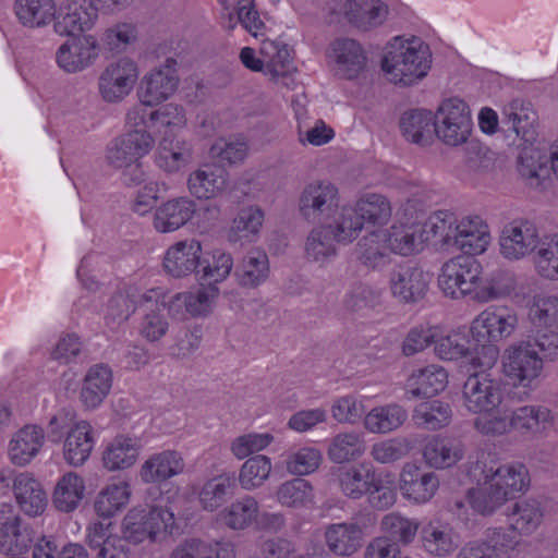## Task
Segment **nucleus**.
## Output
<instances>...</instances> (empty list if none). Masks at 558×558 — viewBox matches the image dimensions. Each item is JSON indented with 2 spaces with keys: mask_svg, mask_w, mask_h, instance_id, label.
<instances>
[{
  "mask_svg": "<svg viewBox=\"0 0 558 558\" xmlns=\"http://www.w3.org/2000/svg\"><path fill=\"white\" fill-rule=\"evenodd\" d=\"M138 454L136 439L118 436L104 450L102 461L109 471L124 470L136 462Z\"/></svg>",
  "mask_w": 558,
  "mask_h": 558,
  "instance_id": "3c124183",
  "label": "nucleus"
},
{
  "mask_svg": "<svg viewBox=\"0 0 558 558\" xmlns=\"http://www.w3.org/2000/svg\"><path fill=\"white\" fill-rule=\"evenodd\" d=\"M85 497V482L74 472L65 473L59 478L52 495L57 510L70 513L76 510Z\"/></svg>",
  "mask_w": 558,
  "mask_h": 558,
  "instance_id": "a19ab883",
  "label": "nucleus"
},
{
  "mask_svg": "<svg viewBox=\"0 0 558 558\" xmlns=\"http://www.w3.org/2000/svg\"><path fill=\"white\" fill-rule=\"evenodd\" d=\"M131 490L126 483L112 484L104 488L97 496L94 508L99 517L109 519L126 506Z\"/></svg>",
  "mask_w": 558,
  "mask_h": 558,
  "instance_id": "774afa93",
  "label": "nucleus"
},
{
  "mask_svg": "<svg viewBox=\"0 0 558 558\" xmlns=\"http://www.w3.org/2000/svg\"><path fill=\"white\" fill-rule=\"evenodd\" d=\"M112 386V372L108 365L92 366L84 379L80 391V400L87 410L98 408L108 396Z\"/></svg>",
  "mask_w": 558,
  "mask_h": 558,
  "instance_id": "c756f323",
  "label": "nucleus"
},
{
  "mask_svg": "<svg viewBox=\"0 0 558 558\" xmlns=\"http://www.w3.org/2000/svg\"><path fill=\"white\" fill-rule=\"evenodd\" d=\"M376 524L372 512L354 517L351 521L328 524L324 538L327 548L336 556L350 557L362 547L366 532Z\"/></svg>",
  "mask_w": 558,
  "mask_h": 558,
  "instance_id": "6e6552de",
  "label": "nucleus"
},
{
  "mask_svg": "<svg viewBox=\"0 0 558 558\" xmlns=\"http://www.w3.org/2000/svg\"><path fill=\"white\" fill-rule=\"evenodd\" d=\"M165 307L163 292L161 289H151L145 295H142V311L145 312L142 317V336L155 342L161 339L168 331V320L161 314Z\"/></svg>",
  "mask_w": 558,
  "mask_h": 558,
  "instance_id": "cd10ccee",
  "label": "nucleus"
},
{
  "mask_svg": "<svg viewBox=\"0 0 558 558\" xmlns=\"http://www.w3.org/2000/svg\"><path fill=\"white\" fill-rule=\"evenodd\" d=\"M235 546L230 541L204 542L198 538L186 539L171 554L170 558H235Z\"/></svg>",
  "mask_w": 558,
  "mask_h": 558,
  "instance_id": "4c0bfd02",
  "label": "nucleus"
},
{
  "mask_svg": "<svg viewBox=\"0 0 558 558\" xmlns=\"http://www.w3.org/2000/svg\"><path fill=\"white\" fill-rule=\"evenodd\" d=\"M234 276L240 286L256 288L269 276V260L264 251L251 250L238 265Z\"/></svg>",
  "mask_w": 558,
  "mask_h": 558,
  "instance_id": "de8ad7c7",
  "label": "nucleus"
},
{
  "mask_svg": "<svg viewBox=\"0 0 558 558\" xmlns=\"http://www.w3.org/2000/svg\"><path fill=\"white\" fill-rule=\"evenodd\" d=\"M337 241L329 227L320 223L310 230L304 241V258L312 264L325 266L338 254Z\"/></svg>",
  "mask_w": 558,
  "mask_h": 558,
  "instance_id": "c9c22d12",
  "label": "nucleus"
},
{
  "mask_svg": "<svg viewBox=\"0 0 558 558\" xmlns=\"http://www.w3.org/2000/svg\"><path fill=\"white\" fill-rule=\"evenodd\" d=\"M354 206L363 222L373 226H385L392 216V206L390 201L376 193L366 194L359 198Z\"/></svg>",
  "mask_w": 558,
  "mask_h": 558,
  "instance_id": "e2e57ef3",
  "label": "nucleus"
},
{
  "mask_svg": "<svg viewBox=\"0 0 558 558\" xmlns=\"http://www.w3.org/2000/svg\"><path fill=\"white\" fill-rule=\"evenodd\" d=\"M465 456L464 444L457 438L432 436L423 448V460L432 469L445 470L454 466Z\"/></svg>",
  "mask_w": 558,
  "mask_h": 558,
  "instance_id": "aec40b11",
  "label": "nucleus"
},
{
  "mask_svg": "<svg viewBox=\"0 0 558 558\" xmlns=\"http://www.w3.org/2000/svg\"><path fill=\"white\" fill-rule=\"evenodd\" d=\"M99 45L92 36L76 37L62 44L56 53L58 65L68 73H77L89 68L98 58Z\"/></svg>",
  "mask_w": 558,
  "mask_h": 558,
  "instance_id": "a211bd4d",
  "label": "nucleus"
},
{
  "mask_svg": "<svg viewBox=\"0 0 558 558\" xmlns=\"http://www.w3.org/2000/svg\"><path fill=\"white\" fill-rule=\"evenodd\" d=\"M423 550L433 557L445 558L452 555L459 547V536L446 523L430 521L420 531Z\"/></svg>",
  "mask_w": 558,
  "mask_h": 558,
  "instance_id": "393cba45",
  "label": "nucleus"
},
{
  "mask_svg": "<svg viewBox=\"0 0 558 558\" xmlns=\"http://www.w3.org/2000/svg\"><path fill=\"white\" fill-rule=\"evenodd\" d=\"M409 417L407 409L396 402L377 405L365 413L363 426L371 434L387 435L401 428Z\"/></svg>",
  "mask_w": 558,
  "mask_h": 558,
  "instance_id": "c85d7f7f",
  "label": "nucleus"
},
{
  "mask_svg": "<svg viewBox=\"0 0 558 558\" xmlns=\"http://www.w3.org/2000/svg\"><path fill=\"white\" fill-rule=\"evenodd\" d=\"M536 225L515 219L507 223L499 238L500 253L510 260H519L536 252L542 243Z\"/></svg>",
  "mask_w": 558,
  "mask_h": 558,
  "instance_id": "ddd939ff",
  "label": "nucleus"
},
{
  "mask_svg": "<svg viewBox=\"0 0 558 558\" xmlns=\"http://www.w3.org/2000/svg\"><path fill=\"white\" fill-rule=\"evenodd\" d=\"M434 122L435 136L450 147L465 144L472 134L470 108L465 101L456 97L440 104Z\"/></svg>",
  "mask_w": 558,
  "mask_h": 558,
  "instance_id": "423d86ee",
  "label": "nucleus"
},
{
  "mask_svg": "<svg viewBox=\"0 0 558 558\" xmlns=\"http://www.w3.org/2000/svg\"><path fill=\"white\" fill-rule=\"evenodd\" d=\"M178 85L177 61L168 58L163 65L146 75L142 104L151 106L167 99L175 92Z\"/></svg>",
  "mask_w": 558,
  "mask_h": 558,
  "instance_id": "5701e85b",
  "label": "nucleus"
},
{
  "mask_svg": "<svg viewBox=\"0 0 558 558\" xmlns=\"http://www.w3.org/2000/svg\"><path fill=\"white\" fill-rule=\"evenodd\" d=\"M13 493L21 511L31 518L41 515L47 507V496L40 483L28 473L13 480Z\"/></svg>",
  "mask_w": 558,
  "mask_h": 558,
  "instance_id": "bb28decb",
  "label": "nucleus"
},
{
  "mask_svg": "<svg viewBox=\"0 0 558 558\" xmlns=\"http://www.w3.org/2000/svg\"><path fill=\"white\" fill-rule=\"evenodd\" d=\"M232 268V256L229 253L217 248L205 255L203 254L201 265L196 274H199L202 279L217 286L218 282L223 281L230 275Z\"/></svg>",
  "mask_w": 558,
  "mask_h": 558,
  "instance_id": "338daca9",
  "label": "nucleus"
},
{
  "mask_svg": "<svg viewBox=\"0 0 558 558\" xmlns=\"http://www.w3.org/2000/svg\"><path fill=\"white\" fill-rule=\"evenodd\" d=\"M35 539V531L10 504L0 505V553L25 554Z\"/></svg>",
  "mask_w": 558,
  "mask_h": 558,
  "instance_id": "f8f14e48",
  "label": "nucleus"
},
{
  "mask_svg": "<svg viewBox=\"0 0 558 558\" xmlns=\"http://www.w3.org/2000/svg\"><path fill=\"white\" fill-rule=\"evenodd\" d=\"M203 247L196 239H185L170 245L163 256L165 271L173 278H185L197 272Z\"/></svg>",
  "mask_w": 558,
  "mask_h": 558,
  "instance_id": "dca6fc26",
  "label": "nucleus"
},
{
  "mask_svg": "<svg viewBox=\"0 0 558 558\" xmlns=\"http://www.w3.org/2000/svg\"><path fill=\"white\" fill-rule=\"evenodd\" d=\"M388 9L380 0H348L345 14L356 27L367 31L381 25Z\"/></svg>",
  "mask_w": 558,
  "mask_h": 558,
  "instance_id": "37998d69",
  "label": "nucleus"
},
{
  "mask_svg": "<svg viewBox=\"0 0 558 558\" xmlns=\"http://www.w3.org/2000/svg\"><path fill=\"white\" fill-rule=\"evenodd\" d=\"M510 428L523 432L546 433L556 422L551 410L545 407H521L509 413Z\"/></svg>",
  "mask_w": 558,
  "mask_h": 558,
  "instance_id": "ea45409f",
  "label": "nucleus"
},
{
  "mask_svg": "<svg viewBox=\"0 0 558 558\" xmlns=\"http://www.w3.org/2000/svg\"><path fill=\"white\" fill-rule=\"evenodd\" d=\"M415 424L428 430H438L448 426L452 418L450 405L440 400L422 402L413 410Z\"/></svg>",
  "mask_w": 558,
  "mask_h": 558,
  "instance_id": "680f3d73",
  "label": "nucleus"
},
{
  "mask_svg": "<svg viewBox=\"0 0 558 558\" xmlns=\"http://www.w3.org/2000/svg\"><path fill=\"white\" fill-rule=\"evenodd\" d=\"M533 265L539 277L558 281V234L542 240L533 256Z\"/></svg>",
  "mask_w": 558,
  "mask_h": 558,
  "instance_id": "69168bd1",
  "label": "nucleus"
},
{
  "mask_svg": "<svg viewBox=\"0 0 558 558\" xmlns=\"http://www.w3.org/2000/svg\"><path fill=\"white\" fill-rule=\"evenodd\" d=\"M137 78V63L126 57L120 58L101 71L98 77L99 95L106 102H120L133 90Z\"/></svg>",
  "mask_w": 558,
  "mask_h": 558,
  "instance_id": "9b49d317",
  "label": "nucleus"
},
{
  "mask_svg": "<svg viewBox=\"0 0 558 558\" xmlns=\"http://www.w3.org/2000/svg\"><path fill=\"white\" fill-rule=\"evenodd\" d=\"M234 480L229 475L215 476L201 487L198 501L203 510L215 512L233 495Z\"/></svg>",
  "mask_w": 558,
  "mask_h": 558,
  "instance_id": "052dcab7",
  "label": "nucleus"
},
{
  "mask_svg": "<svg viewBox=\"0 0 558 558\" xmlns=\"http://www.w3.org/2000/svg\"><path fill=\"white\" fill-rule=\"evenodd\" d=\"M420 529V523L398 511L385 514L379 522L381 537H388L390 542L400 546L410 545Z\"/></svg>",
  "mask_w": 558,
  "mask_h": 558,
  "instance_id": "09e8293b",
  "label": "nucleus"
},
{
  "mask_svg": "<svg viewBox=\"0 0 558 558\" xmlns=\"http://www.w3.org/2000/svg\"><path fill=\"white\" fill-rule=\"evenodd\" d=\"M219 292L215 283H208L202 284L196 291L177 293L168 303L169 313L179 319L185 318L186 315L206 316L211 313Z\"/></svg>",
  "mask_w": 558,
  "mask_h": 558,
  "instance_id": "2eb2a0df",
  "label": "nucleus"
},
{
  "mask_svg": "<svg viewBox=\"0 0 558 558\" xmlns=\"http://www.w3.org/2000/svg\"><path fill=\"white\" fill-rule=\"evenodd\" d=\"M14 13L19 22L29 28L48 25L56 16L54 0H15Z\"/></svg>",
  "mask_w": 558,
  "mask_h": 558,
  "instance_id": "8fccbe9b",
  "label": "nucleus"
},
{
  "mask_svg": "<svg viewBox=\"0 0 558 558\" xmlns=\"http://www.w3.org/2000/svg\"><path fill=\"white\" fill-rule=\"evenodd\" d=\"M366 449L364 437L357 432L336 434L327 447L328 459L337 464L349 463L360 459Z\"/></svg>",
  "mask_w": 558,
  "mask_h": 558,
  "instance_id": "c03bdc74",
  "label": "nucleus"
},
{
  "mask_svg": "<svg viewBox=\"0 0 558 558\" xmlns=\"http://www.w3.org/2000/svg\"><path fill=\"white\" fill-rule=\"evenodd\" d=\"M272 471L271 459L265 454L248 458L240 468L239 483L244 490H254L262 487L270 477Z\"/></svg>",
  "mask_w": 558,
  "mask_h": 558,
  "instance_id": "0e129e2a",
  "label": "nucleus"
},
{
  "mask_svg": "<svg viewBox=\"0 0 558 558\" xmlns=\"http://www.w3.org/2000/svg\"><path fill=\"white\" fill-rule=\"evenodd\" d=\"M98 9L93 0H72L54 22V31L61 36H77L93 28Z\"/></svg>",
  "mask_w": 558,
  "mask_h": 558,
  "instance_id": "6ab92c4d",
  "label": "nucleus"
},
{
  "mask_svg": "<svg viewBox=\"0 0 558 558\" xmlns=\"http://www.w3.org/2000/svg\"><path fill=\"white\" fill-rule=\"evenodd\" d=\"M504 400L501 381L486 372L470 375L462 389L464 408L474 414L492 413Z\"/></svg>",
  "mask_w": 558,
  "mask_h": 558,
  "instance_id": "1a4fd4ad",
  "label": "nucleus"
},
{
  "mask_svg": "<svg viewBox=\"0 0 558 558\" xmlns=\"http://www.w3.org/2000/svg\"><path fill=\"white\" fill-rule=\"evenodd\" d=\"M95 445L94 429L87 421L76 423L66 434L63 442L64 461L72 466L83 465Z\"/></svg>",
  "mask_w": 558,
  "mask_h": 558,
  "instance_id": "2f4dec72",
  "label": "nucleus"
},
{
  "mask_svg": "<svg viewBox=\"0 0 558 558\" xmlns=\"http://www.w3.org/2000/svg\"><path fill=\"white\" fill-rule=\"evenodd\" d=\"M380 231L385 234L391 253L408 256L422 251L424 247L418 223L393 225L389 229Z\"/></svg>",
  "mask_w": 558,
  "mask_h": 558,
  "instance_id": "49530a36",
  "label": "nucleus"
},
{
  "mask_svg": "<svg viewBox=\"0 0 558 558\" xmlns=\"http://www.w3.org/2000/svg\"><path fill=\"white\" fill-rule=\"evenodd\" d=\"M440 481L433 471H426L414 463H405L399 475V489L404 499L415 505H424L433 499L439 489Z\"/></svg>",
  "mask_w": 558,
  "mask_h": 558,
  "instance_id": "4468645a",
  "label": "nucleus"
},
{
  "mask_svg": "<svg viewBox=\"0 0 558 558\" xmlns=\"http://www.w3.org/2000/svg\"><path fill=\"white\" fill-rule=\"evenodd\" d=\"M453 245L468 256L482 254L490 243V232L487 223L478 216L463 217L454 227Z\"/></svg>",
  "mask_w": 558,
  "mask_h": 558,
  "instance_id": "412c9836",
  "label": "nucleus"
},
{
  "mask_svg": "<svg viewBox=\"0 0 558 558\" xmlns=\"http://www.w3.org/2000/svg\"><path fill=\"white\" fill-rule=\"evenodd\" d=\"M515 278L511 272L505 270L493 271L484 280H480L474 301L488 303L507 298L515 290Z\"/></svg>",
  "mask_w": 558,
  "mask_h": 558,
  "instance_id": "5fc2aeb1",
  "label": "nucleus"
},
{
  "mask_svg": "<svg viewBox=\"0 0 558 558\" xmlns=\"http://www.w3.org/2000/svg\"><path fill=\"white\" fill-rule=\"evenodd\" d=\"M376 473L372 465L361 463L340 468L337 482L341 493L353 500H359L367 494Z\"/></svg>",
  "mask_w": 558,
  "mask_h": 558,
  "instance_id": "e433bc0d",
  "label": "nucleus"
},
{
  "mask_svg": "<svg viewBox=\"0 0 558 558\" xmlns=\"http://www.w3.org/2000/svg\"><path fill=\"white\" fill-rule=\"evenodd\" d=\"M483 267L472 256L461 255L446 262L438 276V286L450 299L470 296L474 300L476 287L482 278Z\"/></svg>",
  "mask_w": 558,
  "mask_h": 558,
  "instance_id": "39448f33",
  "label": "nucleus"
},
{
  "mask_svg": "<svg viewBox=\"0 0 558 558\" xmlns=\"http://www.w3.org/2000/svg\"><path fill=\"white\" fill-rule=\"evenodd\" d=\"M539 351L556 353L558 336L544 335L535 343L521 341L509 345L502 355V367L508 377L522 385H527L539 377L543 372V360Z\"/></svg>",
  "mask_w": 558,
  "mask_h": 558,
  "instance_id": "7ed1b4c3",
  "label": "nucleus"
},
{
  "mask_svg": "<svg viewBox=\"0 0 558 558\" xmlns=\"http://www.w3.org/2000/svg\"><path fill=\"white\" fill-rule=\"evenodd\" d=\"M189 192L197 199H211L228 189V174L216 165H203L189 174Z\"/></svg>",
  "mask_w": 558,
  "mask_h": 558,
  "instance_id": "4be33fe9",
  "label": "nucleus"
},
{
  "mask_svg": "<svg viewBox=\"0 0 558 558\" xmlns=\"http://www.w3.org/2000/svg\"><path fill=\"white\" fill-rule=\"evenodd\" d=\"M45 442L44 429L38 425H25L9 444L10 459L14 464L25 465L38 454Z\"/></svg>",
  "mask_w": 558,
  "mask_h": 558,
  "instance_id": "f704fd0d",
  "label": "nucleus"
},
{
  "mask_svg": "<svg viewBox=\"0 0 558 558\" xmlns=\"http://www.w3.org/2000/svg\"><path fill=\"white\" fill-rule=\"evenodd\" d=\"M260 54L265 59V75L278 81L286 76L293 68L292 57L288 45L279 40H264Z\"/></svg>",
  "mask_w": 558,
  "mask_h": 558,
  "instance_id": "6e6d98bb",
  "label": "nucleus"
},
{
  "mask_svg": "<svg viewBox=\"0 0 558 558\" xmlns=\"http://www.w3.org/2000/svg\"><path fill=\"white\" fill-rule=\"evenodd\" d=\"M458 221L454 215L448 210H438L430 215L427 220L420 225L418 229L422 233L423 243L435 240L441 244L451 245L454 242Z\"/></svg>",
  "mask_w": 558,
  "mask_h": 558,
  "instance_id": "13d9d810",
  "label": "nucleus"
},
{
  "mask_svg": "<svg viewBox=\"0 0 558 558\" xmlns=\"http://www.w3.org/2000/svg\"><path fill=\"white\" fill-rule=\"evenodd\" d=\"M518 322L514 310L504 305H490L473 319L470 330L477 342L496 343L511 337Z\"/></svg>",
  "mask_w": 558,
  "mask_h": 558,
  "instance_id": "9d476101",
  "label": "nucleus"
},
{
  "mask_svg": "<svg viewBox=\"0 0 558 558\" xmlns=\"http://www.w3.org/2000/svg\"><path fill=\"white\" fill-rule=\"evenodd\" d=\"M338 215L329 223V231L333 235V240L339 244H350L355 241L364 226L354 205H344L337 211Z\"/></svg>",
  "mask_w": 558,
  "mask_h": 558,
  "instance_id": "4d7b16f0",
  "label": "nucleus"
},
{
  "mask_svg": "<svg viewBox=\"0 0 558 558\" xmlns=\"http://www.w3.org/2000/svg\"><path fill=\"white\" fill-rule=\"evenodd\" d=\"M435 113L424 109L404 112L400 120L403 136L411 143L426 146L433 142Z\"/></svg>",
  "mask_w": 558,
  "mask_h": 558,
  "instance_id": "58836bf2",
  "label": "nucleus"
},
{
  "mask_svg": "<svg viewBox=\"0 0 558 558\" xmlns=\"http://www.w3.org/2000/svg\"><path fill=\"white\" fill-rule=\"evenodd\" d=\"M192 160V145L180 137L165 136L157 150L156 163L167 172H177Z\"/></svg>",
  "mask_w": 558,
  "mask_h": 558,
  "instance_id": "79ce46f5",
  "label": "nucleus"
},
{
  "mask_svg": "<svg viewBox=\"0 0 558 558\" xmlns=\"http://www.w3.org/2000/svg\"><path fill=\"white\" fill-rule=\"evenodd\" d=\"M276 499L283 507L307 508L315 502V489L307 480L295 477L278 486Z\"/></svg>",
  "mask_w": 558,
  "mask_h": 558,
  "instance_id": "603ef678",
  "label": "nucleus"
},
{
  "mask_svg": "<svg viewBox=\"0 0 558 558\" xmlns=\"http://www.w3.org/2000/svg\"><path fill=\"white\" fill-rule=\"evenodd\" d=\"M185 462L182 454L177 450H163L150 456L142 465V480L154 484L183 473Z\"/></svg>",
  "mask_w": 558,
  "mask_h": 558,
  "instance_id": "72a5a7b5",
  "label": "nucleus"
},
{
  "mask_svg": "<svg viewBox=\"0 0 558 558\" xmlns=\"http://www.w3.org/2000/svg\"><path fill=\"white\" fill-rule=\"evenodd\" d=\"M330 57L336 62L337 73L344 78H354L365 68L366 56L354 39H337L331 45Z\"/></svg>",
  "mask_w": 558,
  "mask_h": 558,
  "instance_id": "473e14b6",
  "label": "nucleus"
},
{
  "mask_svg": "<svg viewBox=\"0 0 558 558\" xmlns=\"http://www.w3.org/2000/svg\"><path fill=\"white\" fill-rule=\"evenodd\" d=\"M196 213V203L187 196L162 204L154 215V228L161 233L173 232L185 226Z\"/></svg>",
  "mask_w": 558,
  "mask_h": 558,
  "instance_id": "a878e982",
  "label": "nucleus"
},
{
  "mask_svg": "<svg viewBox=\"0 0 558 558\" xmlns=\"http://www.w3.org/2000/svg\"><path fill=\"white\" fill-rule=\"evenodd\" d=\"M140 111L136 108L126 114L130 130L112 140L106 149L108 166L121 171V180L125 186L134 187L140 184Z\"/></svg>",
  "mask_w": 558,
  "mask_h": 558,
  "instance_id": "20e7f679",
  "label": "nucleus"
},
{
  "mask_svg": "<svg viewBox=\"0 0 558 558\" xmlns=\"http://www.w3.org/2000/svg\"><path fill=\"white\" fill-rule=\"evenodd\" d=\"M323 462L320 449L312 446L292 447L286 452V471L296 477L315 473Z\"/></svg>",
  "mask_w": 558,
  "mask_h": 558,
  "instance_id": "bf43d9fd",
  "label": "nucleus"
},
{
  "mask_svg": "<svg viewBox=\"0 0 558 558\" xmlns=\"http://www.w3.org/2000/svg\"><path fill=\"white\" fill-rule=\"evenodd\" d=\"M429 275L422 268L400 265L390 272L389 286L395 298L403 303L423 299L428 290Z\"/></svg>",
  "mask_w": 558,
  "mask_h": 558,
  "instance_id": "f3484780",
  "label": "nucleus"
},
{
  "mask_svg": "<svg viewBox=\"0 0 558 558\" xmlns=\"http://www.w3.org/2000/svg\"><path fill=\"white\" fill-rule=\"evenodd\" d=\"M448 385L446 369L436 364L414 369L405 381V391L410 398H430L441 391Z\"/></svg>",
  "mask_w": 558,
  "mask_h": 558,
  "instance_id": "b1692460",
  "label": "nucleus"
},
{
  "mask_svg": "<svg viewBox=\"0 0 558 558\" xmlns=\"http://www.w3.org/2000/svg\"><path fill=\"white\" fill-rule=\"evenodd\" d=\"M258 514V501L255 497L245 495L221 509L217 513L216 521L220 525L238 532L251 527L257 521Z\"/></svg>",
  "mask_w": 558,
  "mask_h": 558,
  "instance_id": "7c9ffc66",
  "label": "nucleus"
},
{
  "mask_svg": "<svg viewBox=\"0 0 558 558\" xmlns=\"http://www.w3.org/2000/svg\"><path fill=\"white\" fill-rule=\"evenodd\" d=\"M432 66V52L418 37H395L388 45L381 69L389 82L411 86L423 80Z\"/></svg>",
  "mask_w": 558,
  "mask_h": 558,
  "instance_id": "f03ea898",
  "label": "nucleus"
},
{
  "mask_svg": "<svg viewBox=\"0 0 558 558\" xmlns=\"http://www.w3.org/2000/svg\"><path fill=\"white\" fill-rule=\"evenodd\" d=\"M502 122L525 142L535 138L536 114L529 102L513 100L504 108Z\"/></svg>",
  "mask_w": 558,
  "mask_h": 558,
  "instance_id": "a18cd8bd",
  "label": "nucleus"
},
{
  "mask_svg": "<svg viewBox=\"0 0 558 558\" xmlns=\"http://www.w3.org/2000/svg\"><path fill=\"white\" fill-rule=\"evenodd\" d=\"M339 187L328 180H314L301 191L298 209L308 222H317L333 217L340 208Z\"/></svg>",
  "mask_w": 558,
  "mask_h": 558,
  "instance_id": "0eeeda50",
  "label": "nucleus"
},
{
  "mask_svg": "<svg viewBox=\"0 0 558 558\" xmlns=\"http://www.w3.org/2000/svg\"><path fill=\"white\" fill-rule=\"evenodd\" d=\"M472 472L477 486L469 490L468 497L472 508L482 514L493 513L524 493L530 483L527 469L518 462L477 461Z\"/></svg>",
  "mask_w": 558,
  "mask_h": 558,
  "instance_id": "f257e3e1",
  "label": "nucleus"
},
{
  "mask_svg": "<svg viewBox=\"0 0 558 558\" xmlns=\"http://www.w3.org/2000/svg\"><path fill=\"white\" fill-rule=\"evenodd\" d=\"M359 260L366 267L376 269L384 267L390 260L385 234L380 230L364 235L356 245Z\"/></svg>",
  "mask_w": 558,
  "mask_h": 558,
  "instance_id": "864d4df0",
  "label": "nucleus"
}]
</instances>
